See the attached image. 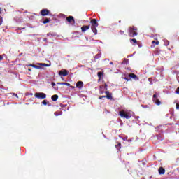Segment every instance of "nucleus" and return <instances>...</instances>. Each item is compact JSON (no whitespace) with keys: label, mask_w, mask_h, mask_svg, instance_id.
Instances as JSON below:
<instances>
[{"label":"nucleus","mask_w":179,"mask_h":179,"mask_svg":"<svg viewBox=\"0 0 179 179\" xmlns=\"http://www.w3.org/2000/svg\"><path fill=\"white\" fill-rule=\"evenodd\" d=\"M57 85H64V86H69L70 87L71 84L69 83H57Z\"/></svg>","instance_id":"15"},{"label":"nucleus","mask_w":179,"mask_h":179,"mask_svg":"<svg viewBox=\"0 0 179 179\" xmlns=\"http://www.w3.org/2000/svg\"><path fill=\"white\" fill-rule=\"evenodd\" d=\"M138 28L134 26L130 27L129 29V37H135V36L138 35Z\"/></svg>","instance_id":"2"},{"label":"nucleus","mask_w":179,"mask_h":179,"mask_svg":"<svg viewBox=\"0 0 179 179\" xmlns=\"http://www.w3.org/2000/svg\"><path fill=\"white\" fill-rule=\"evenodd\" d=\"M66 20L69 23H73V24H75V18H73V16L67 17Z\"/></svg>","instance_id":"8"},{"label":"nucleus","mask_w":179,"mask_h":179,"mask_svg":"<svg viewBox=\"0 0 179 179\" xmlns=\"http://www.w3.org/2000/svg\"><path fill=\"white\" fill-rule=\"evenodd\" d=\"M119 115L122 118H126V120H129L131 118V115L128 114L125 110H122L119 113Z\"/></svg>","instance_id":"4"},{"label":"nucleus","mask_w":179,"mask_h":179,"mask_svg":"<svg viewBox=\"0 0 179 179\" xmlns=\"http://www.w3.org/2000/svg\"><path fill=\"white\" fill-rule=\"evenodd\" d=\"M70 87H71V89H75V87H73V86H72V85H70Z\"/></svg>","instance_id":"34"},{"label":"nucleus","mask_w":179,"mask_h":179,"mask_svg":"<svg viewBox=\"0 0 179 179\" xmlns=\"http://www.w3.org/2000/svg\"><path fill=\"white\" fill-rule=\"evenodd\" d=\"M3 59V57L1 55H0V61H2Z\"/></svg>","instance_id":"32"},{"label":"nucleus","mask_w":179,"mask_h":179,"mask_svg":"<svg viewBox=\"0 0 179 179\" xmlns=\"http://www.w3.org/2000/svg\"><path fill=\"white\" fill-rule=\"evenodd\" d=\"M2 22H3L2 17H0V26H1V24H2Z\"/></svg>","instance_id":"30"},{"label":"nucleus","mask_w":179,"mask_h":179,"mask_svg":"<svg viewBox=\"0 0 179 179\" xmlns=\"http://www.w3.org/2000/svg\"><path fill=\"white\" fill-rule=\"evenodd\" d=\"M152 44H156V45H159V44H160V42H159V41H152Z\"/></svg>","instance_id":"23"},{"label":"nucleus","mask_w":179,"mask_h":179,"mask_svg":"<svg viewBox=\"0 0 179 179\" xmlns=\"http://www.w3.org/2000/svg\"><path fill=\"white\" fill-rule=\"evenodd\" d=\"M99 100H103V99H106V96H101L99 97Z\"/></svg>","instance_id":"26"},{"label":"nucleus","mask_w":179,"mask_h":179,"mask_svg":"<svg viewBox=\"0 0 179 179\" xmlns=\"http://www.w3.org/2000/svg\"><path fill=\"white\" fill-rule=\"evenodd\" d=\"M43 23V24H47V23H50V19L45 18Z\"/></svg>","instance_id":"22"},{"label":"nucleus","mask_w":179,"mask_h":179,"mask_svg":"<svg viewBox=\"0 0 179 179\" xmlns=\"http://www.w3.org/2000/svg\"><path fill=\"white\" fill-rule=\"evenodd\" d=\"M122 64L123 65H128V64H129V59H127V60L124 59V60L122 61Z\"/></svg>","instance_id":"17"},{"label":"nucleus","mask_w":179,"mask_h":179,"mask_svg":"<svg viewBox=\"0 0 179 179\" xmlns=\"http://www.w3.org/2000/svg\"><path fill=\"white\" fill-rule=\"evenodd\" d=\"M119 23H121V20L119 21Z\"/></svg>","instance_id":"37"},{"label":"nucleus","mask_w":179,"mask_h":179,"mask_svg":"<svg viewBox=\"0 0 179 179\" xmlns=\"http://www.w3.org/2000/svg\"><path fill=\"white\" fill-rule=\"evenodd\" d=\"M89 29H90V25H83L81 27V31L83 33H85V31H86L87 30H89Z\"/></svg>","instance_id":"9"},{"label":"nucleus","mask_w":179,"mask_h":179,"mask_svg":"<svg viewBox=\"0 0 179 179\" xmlns=\"http://www.w3.org/2000/svg\"><path fill=\"white\" fill-rule=\"evenodd\" d=\"M41 16H48L51 15V12L48 9L44 8L41 10Z\"/></svg>","instance_id":"6"},{"label":"nucleus","mask_w":179,"mask_h":179,"mask_svg":"<svg viewBox=\"0 0 179 179\" xmlns=\"http://www.w3.org/2000/svg\"><path fill=\"white\" fill-rule=\"evenodd\" d=\"M124 79L125 80H127V81L129 80V78H128V77H125Z\"/></svg>","instance_id":"33"},{"label":"nucleus","mask_w":179,"mask_h":179,"mask_svg":"<svg viewBox=\"0 0 179 179\" xmlns=\"http://www.w3.org/2000/svg\"><path fill=\"white\" fill-rule=\"evenodd\" d=\"M117 145H115V148L117 149V150H120L121 149V143L117 142Z\"/></svg>","instance_id":"18"},{"label":"nucleus","mask_w":179,"mask_h":179,"mask_svg":"<svg viewBox=\"0 0 179 179\" xmlns=\"http://www.w3.org/2000/svg\"><path fill=\"white\" fill-rule=\"evenodd\" d=\"M119 33H120V34H121V36H122L124 32V31H121V30H120V31H119Z\"/></svg>","instance_id":"28"},{"label":"nucleus","mask_w":179,"mask_h":179,"mask_svg":"<svg viewBox=\"0 0 179 179\" xmlns=\"http://www.w3.org/2000/svg\"><path fill=\"white\" fill-rule=\"evenodd\" d=\"M176 93L179 94V87L176 89Z\"/></svg>","instance_id":"27"},{"label":"nucleus","mask_w":179,"mask_h":179,"mask_svg":"<svg viewBox=\"0 0 179 179\" xmlns=\"http://www.w3.org/2000/svg\"><path fill=\"white\" fill-rule=\"evenodd\" d=\"M101 57V53H99L95 56V59H99Z\"/></svg>","instance_id":"24"},{"label":"nucleus","mask_w":179,"mask_h":179,"mask_svg":"<svg viewBox=\"0 0 179 179\" xmlns=\"http://www.w3.org/2000/svg\"><path fill=\"white\" fill-rule=\"evenodd\" d=\"M157 96H159L158 94H155L152 96V101L155 103L157 106H160L162 104V102L160 100H159V98H157Z\"/></svg>","instance_id":"5"},{"label":"nucleus","mask_w":179,"mask_h":179,"mask_svg":"<svg viewBox=\"0 0 179 179\" xmlns=\"http://www.w3.org/2000/svg\"><path fill=\"white\" fill-rule=\"evenodd\" d=\"M105 94H106V96H105L106 97V99H108V100H113V96L111 95V94H110L109 91H106Z\"/></svg>","instance_id":"10"},{"label":"nucleus","mask_w":179,"mask_h":179,"mask_svg":"<svg viewBox=\"0 0 179 179\" xmlns=\"http://www.w3.org/2000/svg\"><path fill=\"white\" fill-rule=\"evenodd\" d=\"M15 96L17 97V94H15Z\"/></svg>","instance_id":"38"},{"label":"nucleus","mask_w":179,"mask_h":179,"mask_svg":"<svg viewBox=\"0 0 179 179\" xmlns=\"http://www.w3.org/2000/svg\"><path fill=\"white\" fill-rule=\"evenodd\" d=\"M129 78H132V79H136L138 78V76H136L135 73H130L129 75Z\"/></svg>","instance_id":"16"},{"label":"nucleus","mask_w":179,"mask_h":179,"mask_svg":"<svg viewBox=\"0 0 179 179\" xmlns=\"http://www.w3.org/2000/svg\"><path fill=\"white\" fill-rule=\"evenodd\" d=\"M61 114H62V112H60L59 114H57V112L55 113V115H57V116L61 115Z\"/></svg>","instance_id":"29"},{"label":"nucleus","mask_w":179,"mask_h":179,"mask_svg":"<svg viewBox=\"0 0 179 179\" xmlns=\"http://www.w3.org/2000/svg\"><path fill=\"white\" fill-rule=\"evenodd\" d=\"M28 71H29V72H31V69H28Z\"/></svg>","instance_id":"35"},{"label":"nucleus","mask_w":179,"mask_h":179,"mask_svg":"<svg viewBox=\"0 0 179 179\" xmlns=\"http://www.w3.org/2000/svg\"><path fill=\"white\" fill-rule=\"evenodd\" d=\"M69 74V71L66 70H62L59 72V75L60 76H68Z\"/></svg>","instance_id":"7"},{"label":"nucleus","mask_w":179,"mask_h":179,"mask_svg":"<svg viewBox=\"0 0 179 179\" xmlns=\"http://www.w3.org/2000/svg\"><path fill=\"white\" fill-rule=\"evenodd\" d=\"M128 141H129V142H131V140H128Z\"/></svg>","instance_id":"39"},{"label":"nucleus","mask_w":179,"mask_h":179,"mask_svg":"<svg viewBox=\"0 0 179 179\" xmlns=\"http://www.w3.org/2000/svg\"><path fill=\"white\" fill-rule=\"evenodd\" d=\"M38 65H40V66H46V67L50 66L49 64H47L45 63H39V64H38Z\"/></svg>","instance_id":"19"},{"label":"nucleus","mask_w":179,"mask_h":179,"mask_svg":"<svg viewBox=\"0 0 179 179\" xmlns=\"http://www.w3.org/2000/svg\"><path fill=\"white\" fill-rule=\"evenodd\" d=\"M158 172H159V174L160 175H163L164 174V173H166V169H164V168L163 167H159V169H158Z\"/></svg>","instance_id":"12"},{"label":"nucleus","mask_w":179,"mask_h":179,"mask_svg":"<svg viewBox=\"0 0 179 179\" xmlns=\"http://www.w3.org/2000/svg\"><path fill=\"white\" fill-rule=\"evenodd\" d=\"M29 66H31L32 68H36V69H39L40 66L34 64H29Z\"/></svg>","instance_id":"20"},{"label":"nucleus","mask_w":179,"mask_h":179,"mask_svg":"<svg viewBox=\"0 0 179 179\" xmlns=\"http://www.w3.org/2000/svg\"><path fill=\"white\" fill-rule=\"evenodd\" d=\"M90 24H91V30L96 36V34H97V28L96 27H99V22H97V20L92 19L90 21Z\"/></svg>","instance_id":"1"},{"label":"nucleus","mask_w":179,"mask_h":179,"mask_svg":"<svg viewBox=\"0 0 179 179\" xmlns=\"http://www.w3.org/2000/svg\"><path fill=\"white\" fill-rule=\"evenodd\" d=\"M76 87H78V89H82L83 87V82L82 81H78L76 85Z\"/></svg>","instance_id":"11"},{"label":"nucleus","mask_w":179,"mask_h":179,"mask_svg":"<svg viewBox=\"0 0 179 179\" xmlns=\"http://www.w3.org/2000/svg\"><path fill=\"white\" fill-rule=\"evenodd\" d=\"M42 104H43V106H47V100H43Z\"/></svg>","instance_id":"25"},{"label":"nucleus","mask_w":179,"mask_h":179,"mask_svg":"<svg viewBox=\"0 0 179 179\" xmlns=\"http://www.w3.org/2000/svg\"><path fill=\"white\" fill-rule=\"evenodd\" d=\"M97 75H98L99 80H101V78L104 76V73L99 71L98 72Z\"/></svg>","instance_id":"13"},{"label":"nucleus","mask_w":179,"mask_h":179,"mask_svg":"<svg viewBox=\"0 0 179 179\" xmlns=\"http://www.w3.org/2000/svg\"><path fill=\"white\" fill-rule=\"evenodd\" d=\"M34 96L36 99H39L40 100H43V99L47 98V94H45L44 92H36V93H35Z\"/></svg>","instance_id":"3"},{"label":"nucleus","mask_w":179,"mask_h":179,"mask_svg":"<svg viewBox=\"0 0 179 179\" xmlns=\"http://www.w3.org/2000/svg\"><path fill=\"white\" fill-rule=\"evenodd\" d=\"M51 99L52 100V101H57V100H58V95L57 94L52 95L51 97Z\"/></svg>","instance_id":"14"},{"label":"nucleus","mask_w":179,"mask_h":179,"mask_svg":"<svg viewBox=\"0 0 179 179\" xmlns=\"http://www.w3.org/2000/svg\"><path fill=\"white\" fill-rule=\"evenodd\" d=\"M51 85H52V87H54V86H55V83L52 82V83H51Z\"/></svg>","instance_id":"31"},{"label":"nucleus","mask_w":179,"mask_h":179,"mask_svg":"<svg viewBox=\"0 0 179 179\" xmlns=\"http://www.w3.org/2000/svg\"><path fill=\"white\" fill-rule=\"evenodd\" d=\"M110 64L111 65H113V62H110Z\"/></svg>","instance_id":"36"},{"label":"nucleus","mask_w":179,"mask_h":179,"mask_svg":"<svg viewBox=\"0 0 179 179\" xmlns=\"http://www.w3.org/2000/svg\"><path fill=\"white\" fill-rule=\"evenodd\" d=\"M130 43H133V44H136V43H138V41H136V38L130 39Z\"/></svg>","instance_id":"21"},{"label":"nucleus","mask_w":179,"mask_h":179,"mask_svg":"<svg viewBox=\"0 0 179 179\" xmlns=\"http://www.w3.org/2000/svg\"><path fill=\"white\" fill-rule=\"evenodd\" d=\"M0 13H1V8H0Z\"/></svg>","instance_id":"40"}]
</instances>
